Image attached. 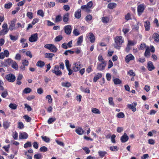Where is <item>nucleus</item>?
<instances>
[{
    "mask_svg": "<svg viewBox=\"0 0 159 159\" xmlns=\"http://www.w3.org/2000/svg\"><path fill=\"white\" fill-rule=\"evenodd\" d=\"M114 48L117 49H120L121 45L124 42L123 38L121 36H116L114 39Z\"/></svg>",
    "mask_w": 159,
    "mask_h": 159,
    "instance_id": "1",
    "label": "nucleus"
},
{
    "mask_svg": "<svg viewBox=\"0 0 159 159\" xmlns=\"http://www.w3.org/2000/svg\"><path fill=\"white\" fill-rule=\"evenodd\" d=\"M44 47L51 52H55L57 50V48L53 44H47L45 45Z\"/></svg>",
    "mask_w": 159,
    "mask_h": 159,
    "instance_id": "2",
    "label": "nucleus"
},
{
    "mask_svg": "<svg viewBox=\"0 0 159 159\" xmlns=\"http://www.w3.org/2000/svg\"><path fill=\"white\" fill-rule=\"evenodd\" d=\"M6 78L9 82H14L16 80L15 75L12 74H9L6 76Z\"/></svg>",
    "mask_w": 159,
    "mask_h": 159,
    "instance_id": "3",
    "label": "nucleus"
},
{
    "mask_svg": "<svg viewBox=\"0 0 159 159\" xmlns=\"http://www.w3.org/2000/svg\"><path fill=\"white\" fill-rule=\"evenodd\" d=\"M137 104V102H133L131 104H128L127 105V107L129 109H131L133 112L136 111V106Z\"/></svg>",
    "mask_w": 159,
    "mask_h": 159,
    "instance_id": "4",
    "label": "nucleus"
},
{
    "mask_svg": "<svg viewBox=\"0 0 159 159\" xmlns=\"http://www.w3.org/2000/svg\"><path fill=\"white\" fill-rule=\"evenodd\" d=\"M38 39V34L36 33L32 34L29 38V41L31 42H33L37 41Z\"/></svg>",
    "mask_w": 159,
    "mask_h": 159,
    "instance_id": "5",
    "label": "nucleus"
},
{
    "mask_svg": "<svg viewBox=\"0 0 159 159\" xmlns=\"http://www.w3.org/2000/svg\"><path fill=\"white\" fill-rule=\"evenodd\" d=\"M107 62H104L101 63H98L97 69L100 70H104L106 66Z\"/></svg>",
    "mask_w": 159,
    "mask_h": 159,
    "instance_id": "6",
    "label": "nucleus"
},
{
    "mask_svg": "<svg viewBox=\"0 0 159 159\" xmlns=\"http://www.w3.org/2000/svg\"><path fill=\"white\" fill-rule=\"evenodd\" d=\"M81 67V64L80 62L75 63L73 65V69L75 72L79 70Z\"/></svg>",
    "mask_w": 159,
    "mask_h": 159,
    "instance_id": "7",
    "label": "nucleus"
},
{
    "mask_svg": "<svg viewBox=\"0 0 159 159\" xmlns=\"http://www.w3.org/2000/svg\"><path fill=\"white\" fill-rule=\"evenodd\" d=\"M72 28L70 25H68L64 27V31L67 34H70L71 33Z\"/></svg>",
    "mask_w": 159,
    "mask_h": 159,
    "instance_id": "8",
    "label": "nucleus"
},
{
    "mask_svg": "<svg viewBox=\"0 0 159 159\" xmlns=\"http://www.w3.org/2000/svg\"><path fill=\"white\" fill-rule=\"evenodd\" d=\"M93 2L92 1H90L88 2L86 5H83L81 7L82 9H86L87 10L88 9L90 8L93 6Z\"/></svg>",
    "mask_w": 159,
    "mask_h": 159,
    "instance_id": "9",
    "label": "nucleus"
},
{
    "mask_svg": "<svg viewBox=\"0 0 159 159\" xmlns=\"http://www.w3.org/2000/svg\"><path fill=\"white\" fill-rule=\"evenodd\" d=\"M138 12L139 16L143 12L144 10V5L140 4L138 7Z\"/></svg>",
    "mask_w": 159,
    "mask_h": 159,
    "instance_id": "10",
    "label": "nucleus"
},
{
    "mask_svg": "<svg viewBox=\"0 0 159 159\" xmlns=\"http://www.w3.org/2000/svg\"><path fill=\"white\" fill-rule=\"evenodd\" d=\"M134 59V56L131 54H129L126 56L125 61L127 63H128L130 61L133 60Z\"/></svg>",
    "mask_w": 159,
    "mask_h": 159,
    "instance_id": "11",
    "label": "nucleus"
},
{
    "mask_svg": "<svg viewBox=\"0 0 159 159\" xmlns=\"http://www.w3.org/2000/svg\"><path fill=\"white\" fill-rule=\"evenodd\" d=\"M144 26L145 31H148L150 30L151 27V24L149 20H147L144 22Z\"/></svg>",
    "mask_w": 159,
    "mask_h": 159,
    "instance_id": "12",
    "label": "nucleus"
},
{
    "mask_svg": "<svg viewBox=\"0 0 159 159\" xmlns=\"http://www.w3.org/2000/svg\"><path fill=\"white\" fill-rule=\"evenodd\" d=\"M129 139L128 136L126 133H125L120 138V140L122 142L125 143Z\"/></svg>",
    "mask_w": 159,
    "mask_h": 159,
    "instance_id": "13",
    "label": "nucleus"
},
{
    "mask_svg": "<svg viewBox=\"0 0 159 159\" xmlns=\"http://www.w3.org/2000/svg\"><path fill=\"white\" fill-rule=\"evenodd\" d=\"M147 67L149 70L152 71L155 69V67L153 65L152 62L149 61L147 64Z\"/></svg>",
    "mask_w": 159,
    "mask_h": 159,
    "instance_id": "14",
    "label": "nucleus"
},
{
    "mask_svg": "<svg viewBox=\"0 0 159 159\" xmlns=\"http://www.w3.org/2000/svg\"><path fill=\"white\" fill-rule=\"evenodd\" d=\"M69 14L67 13L65 14L63 16V20L64 22L66 23H68V21L69 20Z\"/></svg>",
    "mask_w": 159,
    "mask_h": 159,
    "instance_id": "15",
    "label": "nucleus"
},
{
    "mask_svg": "<svg viewBox=\"0 0 159 159\" xmlns=\"http://www.w3.org/2000/svg\"><path fill=\"white\" fill-rule=\"evenodd\" d=\"M89 38L90 42L93 43L95 41V37L93 33L90 32L89 33Z\"/></svg>",
    "mask_w": 159,
    "mask_h": 159,
    "instance_id": "16",
    "label": "nucleus"
},
{
    "mask_svg": "<svg viewBox=\"0 0 159 159\" xmlns=\"http://www.w3.org/2000/svg\"><path fill=\"white\" fill-rule=\"evenodd\" d=\"M152 38L155 42L158 43L159 42V35L157 33H154L153 34Z\"/></svg>",
    "mask_w": 159,
    "mask_h": 159,
    "instance_id": "17",
    "label": "nucleus"
},
{
    "mask_svg": "<svg viewBox=\"0 0 159 159\" xmlns=\"http://www.w3.org/2000/svg\"><path fill=\"white\" fill-rule=\"evenodd\" d=\"M28 134L25 132L20 133L19 135V138L20 139H26L28 137Z\"/></svg>",
    "mask_w": 159,
    "mask_h": 159,
    "instance_id": "18",
    "label": "nucleus"
},
{
    "mask_svg": "<svg viewBox=\"0 0 159 159\" xmlns=\"http://www.w3.org/2000/svg\"><path fill=\"white\" fill-rule=\"evenodd\" d=\"M81 10L80 9H79L76 11L75 12V16L77 19L80 18L81 17Z\"/></svg>",
    "mask_w": 159,
    "mask_h": 159,
    "instance_id": "19",
    "label": "nucleus"
},
{
    "mask_svg": "<svg viewBox=\"0 0 159 159\" xmlns=\"http://www.w3.org/2000/svg\"><path fill=\"white\" fill-rule=\"evenodd\" d=\"M102 74L101 73H98L94 77L93 81L96 82L97 80L101 78L102 76Z\"/></svg>",
    "mask_w": 159,
    "mask_h": 159,
    "instance_id": "20",
    "label": "nucleus"
},
{
    "mask_svg": "<svg viewBox=\"0 0 159 159\" xmlns=\"http://www.w3.org/2000/svg\"><path fill=\"white\" fill-rule=\"evenodd\" d=\"M36 66L40 68L43 67L45 65V63L41 61H38L36 64Z\"/></svg>",
    "mask_w": 159,
    "mask_h": 159,
    "instance_id": "21",
    "label": "nucleus"
},
{
    "mask_svg": "<svg viewBox=\"0 0 159 159\" xmlns=\"http://www.w3.org/2000/svg\"><path fill=\"white\" fill-rule=\"evenodd\" d=\"M144 55L145 57H148L150 56V49L149 48H147L146 49Z\"/></svg>",
    "mask_w": 159,
    "mask_h": 159,
    "instance_id": "22",
    "label": "nucleus"
},
{
    "mask_svg": "<svg viewBox=\"0 0 159 159\" xmlns=\"http://www.w3.org/2000/svg\"><path fill=\"white\" fill-rule=\"evenodd\" d=\"M11 67L16 70L18 69V66L17 63L15 61H14L12 62L11 65Z\"/></svg>",
    "mask_w": 159,
    "mask_h": 159,
    "instance_id": "23",
    "label": "nucleus"
},
{
    "mask_svg": "<svg viewBox=\"0 0 159 159\" xmlns=\"http://www.w3.org/2000/svg\"><path fill=\"white\" fill-rule=\"evenodd\" d=\"M9 31L8 29H3L0 31V35H4L7 34Z\"/></svg>",
    "mask_w": 159,
    "mask_h": 159,
    "instance_id": "24",
    "label": "nucleus"
},
{
    "mask_svg": "<svg viewBox=\"0 0 159 159\" xmlns=\"http://www.w3.org/2000/svg\"><path fill=\"white\" fill-rule=\"evenodd\" d=\"M15 22L13 21H12L11 22V23L9 26V29L10 30L12 31L15 29Z\"/></svg>",
    "mask_w": 159,
    "mask_h": 159,
    "instance_id": "25",
    "label": "nucleus"
},
{
    "mask_svg": "<svg viewBox=\"0 0 159 159\" xmlns=\"http://www.w3.org/2000/svg\"><path fill=\"white\" fill-rule=\"evenodd\" d=\"M61 84L62 86L66 87H69L71 86V84L68 82H62Z\"/></svg>",
    "mask_w": 159,
    "mask_h": 159,
    "instance_id": "26",
    "label": "nucleus"
},
{
    "mask_svg": "<svg viewBox=\"0 0 159 159\" xmlns=\"http://www.w3.org/2000/svg\"><path fill=\"white\" fill-rule=\"evenodd\" d=\"M9 36L11 40L13 41H16L18 38V35L13 36L11 34H10Z\"/></svg>",
    "mask_w": 159,
    "mask_h": 159,
    "instance_id": "27",
    "label": "nucleus"
},
{
    "mask_svg": "<svg viewBox=\"0 0 159 159\" xmlns=\"http://www.w3.org/2000/svg\"><path fill=\"white\" fill-rule=\"evenodd\" d=\"M10 122L8 121H6L3 122V126L5 129H7L10 126Z\"/></svg>",
    "mask_w": 159,
    "mask_h": 159,
    "instance_id": "28",
    "label": "nucleus"
},
{
    "mask_svg": "<svg viewBox=\"0 0 159 159\" xmlns=\"http://www.w3.org/2000/svg\"><path fill=\"white\" fill-rule=\"evenodd\" d=\"M42 139L46 143H49L50 141V139L45 136H42L41 137Z\"/></svg>",
    "mask_w": 159,
    "mask_h": 159,
    "instance_id": "29",
    "label": "nucleus"
},
{
    "mask_svg": "<svg viewBox=\"0 0 159 159\" xmlns=\"http://www.w3.org/2000/svg\"><path fill=\"white\" fill-rule=\"evenodd\" d=\"M54 56V54L52 53H45V57L48 58L49 59H51Z\"/></svg>",
    "mask_w": 159,
    "mask_h": 159,
    "instance_id": "30",
    "label": "nucleus"
},
{
    "mask_svg": "<svg viewBox=\"0 0 159 159\" xmlns=\"http://www.w3.org/2000/svg\"><path fill=\"white\" fill-rule=\"evenodd\" d=\"M116 6L115 3H110L108 4V7L110 9H112Z\"/></svg>",
    "mask_w": 159,
    "mask_h": 159,
    "instance_id": "31",
    "label": "nucleus"
},
{
    "mask_svg": "<svg viewBox=\"0 0 159 159\" xmlns=\"http://www.w3.org/2000/svg\"><path fill=\"white\" fill-rule=\"evenodd\" d=\"M113 81L115 84H119L121 83V81L118 78L114 79Z\"/></svg>",
    "mask_w": 159,
    "mask_h": 159,
    "instance_id": "32",
    "label": "nucleus"
},
{
    "mask_svg": "<svg viewBox=\"0 0 159 159\" xmlns=\"http://www.w3.org/2000/svg\"><path fill=\"white\" fill-rule=\"evenodd\" d=\"M83 37L82 36H80L77 39V45H80L82 43L83 41Z\"/></svg>",
    "mask_w": 159,
    "mask_h": 159,
    "instance_id": "33",
    "label": "nucleus"
},
{
    "mask_svg": "<svg viewBox=\"0 0 159 159\" xmlns=\"http://www.w3.org/2000/svg\"><path fill=\"white\" fill-rule=\"evenodd\" d=\"M39 150L41 152H44L47 151L48 149L45 146H43L40 148Z\"/></svg>",
    "mask_w": 159,
    "mask_h": 159,
    "instance_id": "34",
    "label": "nucleus"
},
{
    "mask_svg": "<svg viewBox=\"0 0 159 159\" xmlns=\"http://www.w3.org/2000/svg\"><path fill=\"white\" fill-rule=\"evenodd\" d=\"M92 111L94 113L100 114L101 112L99 109L96 108H93L92 109Z\"/></svg>",
    "mask_w": 159,
    "mask_h": 159,
    "instance_id": "35",
    "label": "nucleus"
},
{
    "mask_svg": "<svg viewBox=\"0 0 159 159\" xmlns=\"http://www.w3.org/2000/svg\"><path fill=\"white\" fill-rule=\"evenodd\" d=\"M102 20L103 23L106 24L109 21V19L107 17H103L102 18Z\"/></svg>",
    "mask_w": 159,
    "mask_h": 159,
    "instance_id": "36",
    "label": "nucleus"
},
{
    "mask_svg": "<svg viewBox=\"0 0 159 159\" xmlns=\"http://www.w3.org/2000/svg\"><path fill=\"white\" fill-rule=\"evenodd\" d=\"M9 107L12 109L15 110L17 108V105L14 103H10Z\"/></svg>",
    "mask_w": 159,
    "mask_h": 159,
    "instance_id": "37",
    "label": "nucleus"
},
{
    "mask_svg": "<svg viewBox=\"0 0 159 159\" xmlns=\"http://www.w3.org/2000/svg\"><path fill=\"white\" fill-rule=\"evenodd\" d=\"M42 157V155L40 153L35 154L34 156V158L36 159H41Z\"/></svg>",
    "mask_w": 159,
    "mask_h": 159,
    "instance_id": "38",
    "label": "nucleus"
},
{
    "mask_svg": "<svg viewBox=\"0 0 159 159\" xmlns=\"http://www.w3.org/2000/svg\"><path fill=\"white\" fill-rule=\"evenodd\" d=\"M52 72L54 73L57 75H62V72L60 70H53Z\"/></svg>",
    "mask_w": 159,
    "mask_h": 159,
    "instance_id": "39",
    "label": "nucleus"
},
{
    "mask_svg": "<svg viewBox=\"0 0 159 159\" xmlns=\"http://www.w3.org/2000/svg\"><path fill=\"white\" fill-rule=\"evenodd\" d=\"M63 39V37L61 35H59L57 36L55 39V42H59L60 41Z\"/></svg>",
    "mask_w": 159,
    "mask_h": 159,
    "instance_id": "40",
    "label": "nucleus"
},
{
    "mask_svg": "<svg viewBox=\"0 0 159 159\" xmlns=\"http://www.w3.org/2000/svg\"><path fill=\"white\" fill-rule=\"evenodd\" d=\"M56 120V118L55 117H52L49 118L48 120V122L49 124H50Z\"/></svg>",
    "mask_w": 159,
    "mask_h": 159,
    "instance_id": "41",
    "label": "nucleus"
},
{
    "mask_svg": "<svg viewBox=\"0 0 159 159\" xmlns=\"http://www.w3.org/2000/svg\"><path fill=\"white\" fill-rule=\"evenodd\" d=\"M12 4L11 2H9L8 3L6 4L5 5L4 7L6 9H10L12 7Z\"/></svg>",
    "mask_w": 159,
    "mask_h": 159,
    "instance_id": "42",
    "label": "nucleus"
},
{
    "mask_svg": "<svg viewBox=\"0 0 159 159\" xmlns=\"http://www.w3.org/2000/svg\"><path fill=\"white\" fill-rule=\"evenodd\" d=\"M62 20V17L61 15H58L56 16L55 21L56 22L61 21Z\"/></svg>",
    "mask_w": 159,
    "mask_h": 159,
    "instance_id": "43",
    "label": "nucleus"
},
{
    "mask_svg": "<svg viewBox=\"0 0 159 159\" xmlns=\"http://www.w3.org/2000/svg\"><path fill=\"white\" fill-rule=\"evenodd\" d=\"M31 146V143L30 142H28L24 144V147L25 148H27L28 147H30Z\"/></svg>",
    "mask_w": 159,
    "mask_h": 159,
    "instance_id": "44",
    "label": "nucleus"
},
{
    "mask_svg": "<svg viewBox=\"0 0 159 159\" xmlns=\"http://www.w3.org/2000/svg\"><path fill=\"white\" fill-rule=\"evenodd\" d=\"M108 100L109 103V104L111 105H112L114 106H115V104H114L113 101V98L111 97H109L108 98Z\"/></svg>",
    "mask_w": 159,
    "mask_h": 159,
    "instance_id": "45",
    "label": "nucleus"
},
{
    "mask_svg": "<svg viewBox=\"0 0 159 159\" xmlns=\"http://www.w3.org/2000/svg\"><path fill=\"white\" fill-rule=\"evenodd\" d=\"M48 7L50 8L53 7L55 6V2H49L48 3Z\"/></svg>",
    "mask_w": 159,
    "mask_h": 159,
    "instance_id": "46",
    "label": "nucleus"
},
{
    "mask_svg": "<svg viewBox=\"0 0 159 159\" xmlns=\"http://www.w3.org/2000/svg\"><path fill=\"white\" fill-rule=\"evenodd\" d=\"M116 116L118 118H121L124 117L125 115L123 113L120 112L117 114Z\"/></svg>",
    "mask_w": 159,
    "mask_h": 159,
    "instance_id": "47",
    "label": "nucleus"
},
{
    "mask_svg": "<svg viewBox=\"0 0 159 159\" xmlns=\"http://www.w3.org/2000/svg\"><path fill=\"white\" fill-rule=\"evenodd\" d=\"M106 153V152L102 151H99L98 152L99 156L102 157H103L105 156Z\"/></svg>",
    "mask_w": 159,
    "mask_h": 159,
    "instance_id": "48",
    "label": "nucleus"
},
{
    "mask_svg": "<svg viewBox=\"0 0 159 159\" xmlns=\"http://www.w3.org/2000/svg\"><path fill=\"white\" fill-rule=\"evenodd\" d=\"M31 89L29 88H26L23 91V92L25 93H30L31 92Z\"/></svg>",
    "mask_w": 159,
    "mask_h": 159,
    "instance_id": "49",
    "label": "nucleus"
},
{
    "mask_svg": "<svg viewBox=\"0 0 159 159\" xmlns=\"http://www.w3.org/2000/svg\"><path fill=\"white\" fill-rule=\"evenodd\" d=\"M76 132L79 135H81L85 132V130H75Z\"/></svg>",
    "mask_w": 159,
    "mask_h": 159,
    "instance_id": "50",
    "label": "nucleus"
},
{
    "mask_svg": "<svg viewBox=\"0 0 159 159\" xmlns=\"http://www.w3.org/2000/svg\"><path fill=\"white\" fill-rule=\"evenodd\" d=\"M5 61L9 65H11L13 61L10 58H8L6 59Z\"/></svg>",
    "mask_w": 159,
    "mask_h": 159,
    "instance_id": "51",
    "label": "nucleus"
},
{
    "mask_svg": "<svg viewBox=\"0 0 159 159\" xmlns=\"http://www.w3.org/2000/svg\"><path fill=\"white\" fill-rule=\"evenodd\" d=\"M110 149L112 151H116L118 149L116 146H112L110 147Z\"/></svg>",
    "mask_w": 159,
    "mask_h": 159,
    "instance_id": "52",
    "label": "nucleus"
},
{
    "mask_svg": "<svg viewBox=\"0 0 159 159\" xmlns=\"http://www.w3.org/2000/svg\"><path fill=\"white\" fill-rule=\"evenodd\" d=\"M98 59L99 61H100L101 62H107L106 61H105L104 59L103 58L102 56V55H99L98 56Z\"/></svg>",
    "mask_w": 159,
    "mask_h": 159,
    "instance_id": "53",
    "label": "nucleus"
},
{
    "mask_svg": "<svg viewBox=\"0 0 159 159\" xmlns=\"http://www.w3.org/2000/svg\"><path fill=\"white\" fill-rule=\"evenodd\" d=\"M37 14L43 17L44 16V13L42 10H39L37 11Z\"/></svg>",
    "mask_w": 159,
    "mask_h": 159,
    "instance_id": "54",
    "label": "nucleus"
},
{
    "mask_svg": "<svg viewBox=\"0 0 159 159\" xmlns=\"http://www.w3.org/2000/svg\"><path fill=\"white\" fill-rule=\"evenodd\" d=\"M116 136L115 134H113L112 135L111 137V142L113 143H115L116 142V140L115 139V138H116Z\"/></svg>",
    "mask_w": 159,
    "mask_h": 159,
    "instance_id": "55",
    "label": "nucleus"
},
{
    "mask_svg": "<svg viewBox=\"0 0 159 159\" xmlns=\"http://www.w3.org/2000/svg\"><path fill=\"white\" fill-rule=\"evenodd\" d=\"M23 118L28 122H29L31 120V118L29 116L27 115H25L24 116Z\"/></svg>",
    "mask_w": 159,
    "mask_h": 159,
    "instance_id": "56",
    "label": "nucleus"
},
{
    "mask_svg": "<svg viewBox=\"0 0 159 159\" xmlns=\"http://www.w3.org/2000/svg\"><path fill=\"white\" fill-rule=\"evenodd\" d=\"M128 74L130 76H134L135 75V73L133 70H130L128 72Z\"/></svg>",
    "mask_w": 159,
    "mask_h": 159,
    "instance_id": "57",
    "label": "nucleus"
},
{
    "mask_svg": "<svg viewBox=\"0 0 159 159\" xmlns=\"http://www.w3.org/2000/svg\"><path fill=\"white\" fill-rule=\"evenodd\" d=\"M136 43V42L134 41H132L130 40H128V44L129 46H133Z\"/></svg>",
    "mask_w": 159,
    "mask_h": 159,
    "instance_id": "58",
    "label": "nucleus"
},
{
    "mask_svg": "<svg viewBox=\"0 0 159 159\" xmlns=\"http://www.w3.org/2000/svg\"><path fill=\"white\" fill-rule=\"evenodd\" d=\"M65 65L66 66L67 69H68L69 68H70V65H69V61L68 60H66L65 61Z\"/></svg>",
    "mask_w": 159,
    "mask_h": 159,
    "instance_id": "59",
    "label": "nucleus"
},
{
    "mask_svg": "<svg viewBox=\"0 0 159 159\" xmlns=\"http://www.w3.org/2000/svg\"><path fill=\"white\" fill-rule=\"evenodd\" d=\"M73 33L75 36H78L80 34V33L77 29H74Z\"/></svg>",
    "mask_w": 159,
    "mask_h": 159,
    "instance_id": "60",
    "label": "nucleus"
},
{
    "mask_svg": "<svg viewBox=\"0 0 159 159\" xmlns=\"http://www.w3.org/2000/svg\"><path fill=\"white\" fill-rule=\"evenodd\" d=\"M3 53L4 54L5 57H9V53L7 50H4Z\"/></svg>",
    "mask_w": 159,
    "mask_h": 159,
    "instance_id": "61",
    "label": "nucleus"
},
{
    "mask_svg": "<svg viewBox=\"0 0 159 159\" xmlns=\"http://www.w3.org/2000/svg\"><path fill=\"white\" fill-rule=\"evenodd\" d=\"M27 16L30 19L33 18V13L30 12H28L27 13Z\"/></svg>",
    "mask_w": 159,
    "mask_h": 159,
    "instance_id": "62",
    "label": "nucleus"
},
{
    "mask_svg": "<svg viewBox=\"0 0 159 159\" xmlns=\"http://www.w3.org/2000/svg\"><path fill=\"white\" fill-rule=\"evenodd\" d=\"M15 59L19 61H20L21 59V56L20 54L17 53L16 55Z\"/></svg>",
    "mask_w": 159,
    "mask_h": 159,
    "instance_id": "63",
    "label": "nucleus"
},
{
    "mask_svg": "<svg viewBox=\"0 0 159 159\" xmlns=\"http://www.w3.org/2000/svg\"><path fill=\"white\" fill-rule=\"evenodd\" d=\"M8 95V93L6 91H4L1 94V96L3 98H5Z\"/></svg>",
    "mask_w": 159,
    "mask_h": 159,
    "instance_id": "64",
    "label": "nucleus"
}]
</instances>
